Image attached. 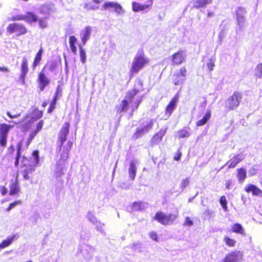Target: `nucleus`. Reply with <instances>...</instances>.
<instances>
[{
    "instance_id": "1",
    "label": "nucleus",
    "mask_w": 262,
    "mask_h": 262,
    "mask_svg": "<svg viewBox=\"0 0 262 262\" xmlns=\"http://www.w3.org/2000/svg\"><path fill=\"white\" fill-rule=\"evenodd\" d=\"M70 124L69 122H66L62 127L60 128L58 135V143L57 146V156L59 158L58 162L66 163L69 157L70 151L73 146V142L68 141L66 145H63L64 143L67 140V136L69 133Z\"/></svg>"
},
{
    "instance_id": "2",
    "label": "nucleus",
    "mask_w": 262,
    "mask_h": 262,
    "mask_svg": "<svg viewBox=\"0 0 262 262\" xmlns=\"http://www.w3.org/2000/svg\"><path fill=\"white\" fill-rule=\"evenodd\" d=\"M149 59L145 56L143 50L138 51L135 55L130 68V73L133 75L137 73L140 70L147 64Z\"/></svg>"
},
{
    "instance_id": "3",
    "label": "nucleus",
    "mask_w": 262,
    "mask_h": 262,
    "mask_svg": "<svg viewBox=\"0 0 262 262\" xmlns=\"http://www.w3.org/2000/svg\"><path fill=\"white\" fill-rule=\"evenodd\" d=\"M6 30L9 34H15L17 36L25 35L28 32L26 27L24 24L18 23L9 24Z\"/></svg>"
},
{
    "instance_id": "4",
    "label": "nucleus",
    "mask_w": 262,
    "mask_h": 262,
    "mask_svg": "<svg viewBox=\"0 0 262 262\" xmlns=\"http://www.w3.org/2000/svg\"><path fill=\"white\" fill-rule=\"evenodd\" d=\"M177 217V216L174 214H166L162 211H159L156 213L154 219L164 225H167L172 224Z\"/></svg>"
},
{
    "instance_id": "5",
    "label": "nucleus",
    "mask_w": 262,
    "mask_h": 262,
    "mask_svg": "<svg viewBox=\"0 0 262 262\" xmlns=\"http://www.w3.org/2000/svg\"><path fill=\"white\" fill-rule=\"evenodd\" d=\"M242 99V95L239 92H234L225 102V107L230 110H234L239 105Z\"/></svg>"
},
{
    "instance_id": "6",
    "label": "nucleus",
    "mask_w": 262,
    "mask_h": 262,
    "mask_svg": "<svg viewBox=\"0 0 262 262\" xmlns=\"http://www.w3.org/2000/svg\"><path fill=\"white\" fill-rule=\"evenodd\" d=\"M13 127V125L7 124L5 123H0V145L6 147L7 142V137L10 129Z\"/></svg>"
},
{
    "instance_id": "7",
    "label": "nucleus",
    "mask_w": 262,
    "mask_h": 262,
    "mask_svg": "<svg viewBox=\"0 0 262 262\" xmlns=\"http://www.w3.org/2000/svg\"><path fill=\"white\" fill-rule=\"evenodd\" d=\"M154 124V122L152 120H150L149 122L143 127H137L136 132L132 136V139L133 140H137L144 134L148 133L151 128Z\"/></svg>"
},
{
    "instance_id": "8",
    "label": "nucleus",
    "mask_w": 262,
    "mask_h": 262,
    "mask_svg": "<svg viewBox=\"0 0 262 262\" xmlns=\"http://www.w3.org/2000/svg\"><path fill=\"white\" fill-rule=\"evenodd\" d=\"M37 82L40 91H43L45 88L50 83V79L46 75L44 69H42L38 74Z\"/></svg>"
},
{
    "instance_id": "9",
    "label": "nucleus",
    "mask_w": 262,
    "mask_h": 262,
    "mask_svg": "<svg viewBox=\"0 0 262 262\" xmlns=\"http://www.w3.org/2000/svg\"><path fill=\"white\" fill-rule=\"evenodd\" d=\"M187 71L185 67L181 68L180 71L174 73L172 76V82L176 85H179L183 83L185 80Z\"/></svg>"
},
{
    "instance_id": "10",
    "label": "nucleus",
    "mask_w": 262,
    "mask_h": 262,
    "mask_svg": "<svg viewBox=\"0 0 262 262\" xmlns=\"http://www.w3.org/2000/svg\"><path fill=\"white\" fill-rule=\"evenodd\" d=\"M143 90V84L141 81L140 80L136 81L135 83L134 88L127 93L125 96V99H127L129 102H131L136 94Z\"/></svg>"
},
{
    "instance_id": "11",
    "label": "nucleus",
    "mask_w": 262,
    "mask_h": 262,
    "mask_svg": "<svg viewBox=\"0 0 262 262\" xmlns=\"http://www.w3.org/2000/svg\"><path fill=\"white\" fill-rule=\"evenodd\" d=\"M146 4L142 5L136 2H133V10L136 12L139 11H148L150 9L152 5V1L148 0L146 2Z\"/></svg>"
},
{
    "instance_id": "12",
    "label": "nucleus",
    "mask_w": 262,
    "mask_h": 262,
    "mask_svg": "<svg viewBox=\"0 0 262 262\" xmlns=\"http://www.w3.org/2000/svg\"><path fill=\"white\" fill-rule=\"evenodd\" d=\"M186 57V51L183 50H179L171 56V60L173 64H180L185 60Z\"/></svg>"
},
{
    "instance_id": "13",
    "label": "nucleus",
    "mask_w": 262,
    "mask_h": 262,
    "mask_svg": "<svg viewBox=\"0 0 262 262\" xmlns=\"http://www.w3.org/2000/svg\"><path fill=\"white\" fill-rule=\"evenodd\" d=\"M243 255L239 251H234L229 253L224 259V262H240Z\"/></svg>"
},
{
    "instance_id": "14",
    "label": "nucleus",
    "mask_w": 262,
    "mask_h": 262,
    "mask_svg": "<svg viewBox=\"0 0 262 262\" xmlns=\"http://www.w3.org/2000/svg\"><path fill=\"white\" fill-rule=\"evenodd\" d=\"M28 62L26 57H24L22 59L21 63L20 64V78L24 82L25 81L26 77L28 73Z\"/></svg>"
},
{
    "instance_id": "15",
    "label": "nucleus",
    "mask_w": 262,
    "mask_h": 262,
    "mask_svg": "<svg viewBox=\"0 0 262 262\" xmlns=\"http://www.w3.org/2000/svg\"><path fill=\"white\" fill-rule=\"evenodd\" d=\"M245 13V9L242 7L238 8L236 10V20L239 29L241 30L244 26Z\"/></svg>"
},
{
    "instance_id": "16",
    "label": "nucleus",
    "mask_w": 262,
    "mask_h": 262,
    "mask_svg": "<svg viewBox=\"0 0 262 262\" xmlns=\"http://www.w3.org/2000/svg\"><path fill=\"white\" fill-rule=\"evenodd\" d=\"M92 32V28L90 26H86L84 29L81 31L80 33L81 42L83 45H84L88 40L90 38L91 34Z\"/></svg>"
},
{
    "instance_id": "17",
    "label": "nucleus",
    "mask_w": 262,
    "mask_h": 262,
    "mask_svg": "<svg viewBox=\"0 0 262 262\" xmlns=\"http://www.w3.org/2000/svg\"><path fill=\"white\" fill-rule=\"evenodd\" d=\"M36 166L33 164H29L26 168L23 169L21 171V174L25 180H29L30 177V174H32L35 170Z\"/></svg>"
},
{
    "instance_id": "18",
    "label": "nucleus",
    "mask_w": 262,
    "mask_h": 262,
    "mask_svg": "<svg viewBox=\"0 0 262 262\" xmlns=\"http://www.w3.org/2000/svg\"><path fill=\"white\" fill-rule=\"evenodd\" d=\"M38 20L37 16L32 12L27 11L24 15V21L31 24L37 22Z\"/></svg>"
},
{
    "instance_id": "19",
    "label": "nucleus",
    "mask_w": 262,
    "mask_h": 262,
    "mask_svg": "<svg viewBox=\"0 0 262 262\" xmlns=\"http://www.w3.org/2000/svg\"><path fill=\"white\" fill-rule=\"evenodd\" d=\"M43 52L42 47H40L38 51L36 53L33 61L32 63L31 67L33 70H35L37 66L40 64L41 60L42 55Z\"/></svg>"
},
{
    "instance_id": "20",
    "label": "nucleus",
    "mask_w": 262,
    "mask_h": 262,
    "mask_svg": "<svg viewBox=\"0 0 262 262\" xmlns=\"http://www.w3.org/2000/svg\"><path fill=\"white\" fill-rule=\"evenodd\" d=\"M245 191L248 192H252L253 195H260L262 194L261 190L253 184H248L245 188Z\"/></svg>"
},
{
    "instance_id": "21",
    "label": "nucleus",
    "mask_w": 262,
    "mask_h": 262,
    "mask_svg": "<svg viewBox=\"0 0 262 262\" xmlns=\"http://www.w3.org/2000/svg\"><path fill=\"white\" fill-rule=\"evenodd\" d=\"M244 159L245 156L242 154L235 156L233 159H231L227 162V164H229L228 168H234L239 162Z\"/></svg>"
},
{
    "instance_id": "22",
    "label": "nucleus",
    "mask_w": 262,
    "mask_h": 262,
    "mask_svg": "<svg viewBox=\"0 0 262 262\" xmlns=\"http://www.w3.org/2000/svg\"><path fill=\"white\" fill-rule=\"evenodd\" d=\"M166 130L161 129L151 139V143L152 145L160 143L162 141L163 137L165 134Z\"/></svg>"
},
{
    "instance_id": "23",
    "label": "nucleus",
    "mask_w": 262,
    "mask_h": 262,
    "mask_svg": "<svg viewBox=\"0 0 262 262\" xmlns=\"http://www.w3.org/2000/svg\"><path fill=\"white\" fill-rule=\"evenodd\" d=\"M20 187L17 178L10 185L9 195L17 194L20 192Z\"/></svg>"
},
{
    "instance_id": "24",
    "label": "nucleus",
    "mask_w": 262,
    "mask_h": 262,
    "mask_svg": "<svg viewBox=\"0 0 262 262\" xmlns=\"http://www.w3.org/2000/svg\"><path fill=\"white\" fill-rule=\"evenodd\" d=\"M179 99L178 95H176L170 101L169 104L166 107V113L170 115L174 110L177 102Z\"/></svg>"
},
{
    "instance_id": "25",
    "label": "nucleus",
    "mask_w": 262,
    "mask_h": 262,
    "mask_svg": "<svg viewBox=\"0 0 262 262\" xmlns=\"http://www.w3.org/2000/svg\"><path fill=\"white\" fill-rule=\"evenodd\" d=\"M66 163L57 162L56 164V168L54 171V173L56 178H59L64 174V167L62 165H65Z\"/></svg>"
},
{
    "instance_id": "26",
    "label": "nucleus",
    "mask_w": 262,
    "mask_h": 262,
    "mask_svg": "<svg viewBox=\"0 0 262 262\" xmlns=\"http://www.w3.org/2000/svg\"><path fill=\"white\" fill-rule=\"evenodd\" d=\"M137 163L136 160H132L129 164V167L128 169L129 172V178L132 180H134L135 179L136 174V171H137V168L136 166V164Z\"/></svg>"
},
{
    "instance_id": "27",
    "label": "nucleus",
    "mask_w": 262,
    "mask_h": 262,
    "mask_svg": "<svg viewBox=\"0 0 262 262\" xmlns=\"http://www.w3.org/2000/svg\"><path fill=\"white\" fill-rule=\"evenodd\" d=\"M16 238V236L15 235L7 237L6 239L3 240L0 243V249H2L10 246Z\"/></svg>"
},
{
    "instance_id": "28",
    "label": "nucleus",
    "mask_w": 262,
    "mask_h": 262,
    "mask_svg": "<svg viewBox=\"0 0 262 262\" xmlns=\"http://www.w3.org/2000/svg\"><path fill=\"white\" fill-rule=\"evenodd\" d=\"M212 0H194L193 7L196 9L205 8L208 4L212 3Z\"/></svg>"
},
{
    "instance_id": "29",
    "label": "nucleus",
    "mask_w": 262,
    "mask_h": 262,
    "mask_svg": "<svg viewBox=\"0 0 262 262\" xmlns=\"http://www.w3.org/2000/svg\"><path fill=\"white\" fill-rule=\"evenodd\" d=\"M211 117V111L208 110L203 118L196 122L197 126H201L204 125L206 122L210 119Z\"/></svg>"
},
{
    "instance_id": "30",
    "label": "nucleus",
    "mask_w": 262,
    "mask_h": 262,
    "mask_svg": "<svg viewBox=\"0 0 262 262\" xmlns=\"http://www.w3.org/2000/svg\"><path fill=\"white\" fill-rule=\"evenodd\" d=\"M69 41L70 47L72 52H73V53L74 54H76L77 48L75 46L76 43L77 42V39L76 37L75 36H70L69 37Z\"/></svg>"
},
{
    "instance_id": "31",
    "label": "nucleus",
    "mask_w": 262,
    "mask_h": 262,
    "mask_svg": "<svg viewBox=\"0 0 262 262\" xmlns=\"http://www.w3.org/2000/svg\"><path fill=\"white\" fill-rule=\"evenodd\" d=\"M237 179L240 183H243L246 178V170L243 168H241L237 169Z\"/></svg>"
},
{
    "instance_id": "32",
    "label": "nucleus",
    "mask_w": 262,
    "mask_h": 262,
    "mask_svg": "<svg viewBox=\"0 0 262 262\" xmlns=\"http://www.w3.org/2000/svg\"><path fill=\"white\" fill-rule=\"evenodd\" d=\"M57 67V62L54 60H51L47 62L42 69H44V71H45L46 68H47L50 71L53 72L56 69Z\"/></svg>"
},
{
    "instance_id": "33",
    "label": "nucleus",
    "mask_w": 262,
    "mask_h": 262,
    "mask_svg": "<svg viewBox=\"0 0 262 262\" xmlns=\"http://www.w3.org/2000/svg\"><path fill=\"white\" fill-rule=\"evenodd\" d=\"M129 102L127 99L123 100L120 106L117 109L118 112L120 113L121 112H125L128 110V105Z\"/></svg>"
},
{
    "instance_id": "34",
    "label": "nucleus",
    "mask_w": 262,
    "mask_h": 262,
    "mask_svg": "<svg viewBox=\"0 0 262 262\" xmlns=\"http://www.w3.org/2000/svg\"><path fill=\"white\" fill-rule=\"evenodd\" d=\"M132 208L133 211H137L144 209L145 206L142 202H135L133 203Z\"/></svg>"
},
{
    "instance_id": "35",
    "label": "nucleus",
    "mask_w": 262,
    "mask_h": 262,
    "mask_svg": "<svg viewBox=\"0 0 262 262\" xmlns=\"http://www.w3.org/2000/svg\"><path fill=\"white\" fill-rule=\"evenodd\" d=\"M21 143L20 142L18 143L17 144V154L15 158V161L14 162V164L15 166H18L19 164V159L21 156Z\"/></svg>"
},
{
    "instance_id": "36",
    "label": "nucleus",
    "mask_w": 262,
    "mask_h": 262,
    "mask_svg": "<svg viewBox=\"0 0 262 262\" xmlns=\"http://www.w3.org/2000/svg\"><path fill=\"white\" fill-rule=\"evenodd\" d=\"M79 55L82 63L83 64L85 63L86 59V55L84 50L81 46H79Z\"/></svg>"
},
{
    "instance_id": "37",
    "label": "nucleus",
    "mask_w": 262,
    "mask_h": 262,
    "mask_svg": "<svg viewBox=\"0 0 262 262\" xmlns=\"http://www.w3.org/2000/svg\"><path fill=\"white\" fill-rule=\"evenodd\" d=\"M178 137L179 139L182 138H188L190 136L189 133L185 129H182L178 132Z\"/></svg>"
},
{
    "instance_id": "38",
    "label": "nucleus",
    "mask_w": 262,
    "mask_h": 262,
    "mask_svg": "<svg viewBox=\"0 0 262 262\" xmlns=\"http://www.w3.org/2000/svg\"><path fill=\"white\" fill-rule=\"evenodd\" d=\"M32 156L34 157L32 164L37 166L39 161V152L37 150L33 151Z\"/></svg>"
},
{
    "instance_id": "39",
    "label": "nucleus",
    "mask_w": 262,
    "mask_h": 262,
    "mask_svg": "<svg viewBox=\"0 0 262 262\" xmlns=\"http://www.w3.org/2000/svg\"><path fill=\"white\" fill-rule=\"evenodd\" d=\"M32 113L34 118L36 119H39L43 116V111L39 110L38 108H35Z\"/></svg>"
},
{
    "instance_id": "40",
    "label": "nucleus",
    "mask_w": 262,
    "mask_h": 262,
    "mask_svg": "<svg viewBox=\"0 0 262 262\" xmlns=\"http://www.w3.org/2000/svg\"><path fill=\"white\" fill-rule=\"evenodd\" d=\"M220 203L224 211H227L228 210L227 202L225 196L223 195L220 198Z\"/></svg>"
},
{
    "instance_id": "41",
    "label": "nucleus",
    "mask_w": 262,
    "mask_h": 262,
    "mask_svg": "<svg viewBox=\"0 0 262 262\" xmlns=\"http://www.w3.org/2000/svg\"><path fill=\"white\" fill-rule=\"evenodd\" d=\"M232 230L234 232L240 233H242L244 231V229L241 225L237 223L233 226Z\"/></svg>"
},
{
    "instance_id": "42",
    "label": "nucleus",
    "mask_w": 262,
    "mask_h": 262,
    "mask_svg": "<svg viewBox=\"0 0 262 262\" xmlns=\"http://www.w3.org/2000/svg\"><path fill=\"white\" fill-rule=\"evenodd\" d=\"M46 19V17L39 19H38L37 21L38 23V25L41 29H45L48 27V23Z\"/></svg>"
},
{
    "instance_id": "43",
    "label": "nucleus",
    "mask_w": 262,
    "mask_h": 262,
    "mask_svg": "<svg viewBox=\"0 0 262 262\" xmlns=\"http://www.w3.org/2000/svg\"><path fill=\"white\" fill-rule=\"evenodd\" d=\"M21 202L20 200L14 201V202L11 203L9 204V206L6 209V210L7 212H9L10 211V210L12 208H14L15 206H16L17 205L21 204Z\"/></svg>"
},
{
    "instance_id": "44",
    "label": "nucleus",
    "mask_w": 262,
    "mask_h": 262,
    "mask_svg": "<svg viewBox=\"0 0 262 262\" xmlns=\"http://www.w3.org/2000/svg\"><path fill=\"white\" fill-rule=\"evenodd\" d=\"M224 241L226 245L230 247L234 246L235 244V241L234 239L230 238L228 237H225L224 238Z\"/></svg>"
},
{
    "instance_id": "45",
    "label": "nucleus",
    "mask_w": 262,
    "mask_h": 262,
    "mask_svg": "<svg viewBox=\"0 0 262 262\" xmlns=\"http://www.w3.org/2000/svg\"><path fill=\"white\" fill-rule=\"evenodd\" d=\"M62 96V89L61 88V86L60 85H58L56 90V92L54 94V95L53 96L54 98L55 97H56V99H58V98Z\"/></svg>"
},
{
    "instance_id": "46",
    "label": "nucleus",
    "mask_w": 262,
    "mask_h": 262,
    "mask_svg": "<svg viewBox=\"0 0 262 262\" xmlns=\"http://www.w3.org/2000/svg\"><path fill=\"white\" fill-rule=\"evenodd\" d=\"M6 114L8 115V116L9 118H10L11 119H13V118H17L19 116H20V115H21V113L20 112H19V113H17V112L16 113H13V112H10V111L7 112Z\"/></svg>"
},
{
    "instance_id": "47",
    "label": "nucleus",
    "mask_w": 262,
    "mask_h": 262,
    "mask_svg": "<svg viewBox=\"0 0 262 262\" xmlns=\"http://www.w3.org/2000/svg\"><path fill=\"white\" fill-rule=\"evenodd\" d=\"M11 21H19V20H24V15H17L15 16H13L11 17L10 19Z\"/></svg>"
},
{
    "instance_id": "48",
    "label": "nucleus",
    "mask_w": 262,
    "mask_h": 262,
    "mask_svg": "<svg viewBox=\"0 0 262 262\" xmlns=\"http://www.w3.org/2000/svg\"><path fill=\"white\" fill-rule=\"evenodd\" d=\"M44 124V121L42 120H40L36 125V128L34 130L36 133H38L42 128Z\"/></svg>"
},
{
    "instance_id": "49",
    "label": "nucleus",
    "mask_w": 262,
    "mask_h": 262,
    "mask_svg": "<svg viewBox=\"0 0 262 262\" xmlns=\"http://www.w3.org/2000/svg\"><path fill=\"white\" fill-rule=\"evenodd\" d=\"M37 134L38 133H36L35 130H33L31 132L28 139L27 146H28L30 144V143L31 142L32 140L34 138V137L36 136Z\"/></svg>"
},
{
    "instance_id": "50",
    "label": "nucleus",
    "mask_w": 262,
    "mask_h": 262,
    "mask_svg": "<svg viewBox=\"0 0 262 262\" xmlns=\"http://www.w3.org/2000/svg\"><path fill=\"white\" fill-rule=\"evenodd\" d=\"M189 183V180L188 178H186L185 179H184L182 180L180 184V188L184 190L185 188L188 185Z\"/></svg>"
},
{
    "instance_id": "51",
    "label": "nucleus",
    "mask_w": 262,
    "mask_h": 262,
    "mask_svg": "<svg viewBox=\"0 0 262 262\" xmlns=\"http://www.w3.org/2000/svg\"><path fill=\"white\" fill-rule=\"evenodd\" d=\"M214 65V62L212 59H209V62L207 64L208 68L211 71L213 70Z\"/></svg>"
},
{
    "instance_id": "52",
    "label": "nucleus",
    "mask_w": 262,
    "mask_h": 262,
    "mask_svg": "<svg viewBox=\"0 0 262 262\" xmlns=\"http://www.w3.org/2000/svg\"><path fill=\"white\" fill-rule=\"evenodd\" d=\"M141 99L142 98H141L140 99H138L135 103L132 104V106L133 110L138 108V106L141 101Z\"/></svg>"
},
{
    "instance_id": "53",
    "label": "nucleus",
    "mask_w": 262,
    "mask_h": 262,
    "mask_svg": "<svg viewBox=\"0 0 262 262\" xmlns=\"http://www.w3.org/2000/svg\"><path fill=\"white\" fill-rule=\"evenodd\" d=\"M184 225L191 226L193 225L192 221L190 220L188 217L185 218V221L184 224Z\"/></svg>"
},
{
    "instance_id": "54",
    "label": "nucleus",
    "mask_w": 262,
    "mask_h": 262,
    "mask_svg": "<svg viewBox=\"0 0 262 262\" xmlns=\"http://www.w3.org/2000/svg\"><path fill=\"white\" fill-rule=\"evenodd\" d=\"M1 193L3 195H5L7 192V189L5 186H1L0 187Z\"/></svg>"
},
{
    "instance_id": "55",
    "label": "nucleus",
    "mask_w": 262,
    "mask_h": 262,
    "mask_svg": "<svg viewBox=\"0 0 262 262\" xmlns=\"http://www.w3.org/2000/svg\"><path fill=\"white\" fill-rule=\"evenodd\" d=\"M123 12L122 7L121 6L117 3H116V12H117L119 14H121Z\"/></svg>"
},
{
    "instance_id": "56",
    "label": "nucleus",
    "mask_w": 262,
    "mask_h": 262,
    "mask_svg": "<svg viewBox=\"0 0 262 262\" xmlns=\"http://www.w3.org/2000/svg\"><path fill=\"white\" fill-rule=\"evenodd\" d=\"M225 35V32L224 30H222L219 35V40L220 42H222L223 39L224 38Z\"/></svg>"
},
{
    "instance_id": "57",
    "label": "nucleus",
    "mask_w": 262,
    "mask_h": 262,
    "mask_svg": "<svg viewBox=\"0 0 262 262\" xmlns=\"http://www.w3.org/2000/svg\"><path fill=\"white\" fill-rule=\"evenodd\" d=\"M114 6V3H110V2H107V3H105L103 5V8L104 9H107V8H108L109 7H113Z\"/></svg>"
},
{
    "instance_id": "58",
    "label": "nucleus",
    "mask_w": 262,
    "mask_h": 262,
    "mask_svg": "<svg viewBox=\"0 0 262 262\" xmlns=\"http://www.w3.org/2000/svg\"><path fill=\"white\" fill-rule=\"evenodd\" d=\"M256 69L260 73V74H262V63H259L257 66ZM259 77H260L261 75H259Z\"/></svg>"
},
{
    "instance_id": "59",
    "label": "nucleus",
    "mask_w": 262,
    "mask_h": 262,
    "mask_svg": "<svg viewBox=\"0 0 262 262\" xmlns=\"http://www.w3.org/2000/svg\"><path fill=\"white\" fill-rule=\"evenodd\" d=\"M84 8L86 10L95 9V8L91 6L90 3H86L84 5Z\"/></svg>"
},
{
    "instance_id": "60",
    "label": "nucleus",
    "mask_w": 262,
    "mask_h": 262,
    "mask_svg": "<svg viewBox=\"0 0 262 262\" xmlns=\"http://www.w3.org/2000/svg\"><path fill=\"white\" fill-rule=\"evenodd\" d=\"M0 71L4 73H8L10 70L9 69L5 67H0Z\"/></svg>"
},
{
    "instance_id": "61",
    "label": "nucleus",
    "mask_w": 262,
    "mask_h": 262,
    "mask_svg": "<svg viewBox=\"0 0 262 262\" xmlns=\"http://www.w3.org/2000/svg\"><path fill=\"white\" fill-rule=\"evenodd\" d=\"M203 99L204 101L200 105V107H201L202 108H205L207 104L206 98L204 97Z\"/></svg>"
},
{
    "instance_id": "62",
    "label": "nucleus",
    "mask_w": 262,
    "mask_h": 262,
    "mask_svg": "<svg viewBox=\"0 0 262 262\" xmlns=\"http://www.w3.org/2000/svg\"><path fill=\"white\" fill-rule=\"evenodd\" d=\"M55 106L50 104L48 108V111H47L48 113L49 114L51 113L53 111V110L55 109Z\"/></svg>"
},
{
    "instance_id": "63",
    "label": "nucleus",
    "mask_w": 262,
    "mask_h": 262,
    "mask_svg": "<svg viewBox=\"0 0 262 262\" xmlns=\"http://www.w3.org/2000/svg\"><path fill=\"white\" fill-rule=\"evenodd\" d=\"M57 101V99H56V97L55 98L53 97V99H52L51 102H50V104L55 106Z\"/></svg>"
},
{
    "instance_id": "64",
    "label": "nucleus",
    "mask_w": 262,
    "mask_h": 262,
    "mask_svg": "<svg viewBox=\"0 0 262 262\" xmlns=\"http://www.w3.org/2000/svg\"><path fill=\"white\" fill-rule=\"evenodd\" d=\"M150 237L152 239L157 241V234L155 232H151L150 234Z\"/></svg>"
}]
</instances>
